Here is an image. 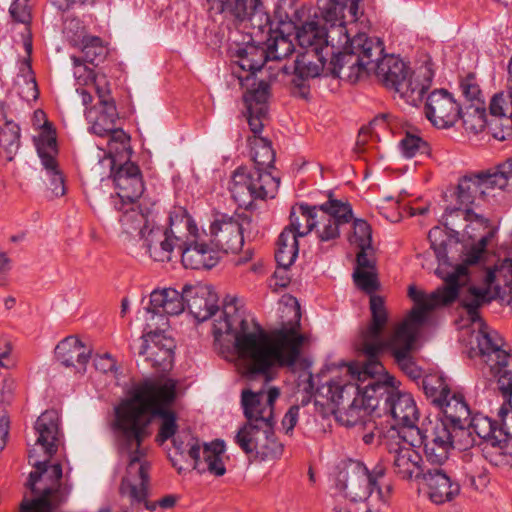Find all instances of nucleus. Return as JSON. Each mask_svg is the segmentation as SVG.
<instances>
[{
	"label": "nucleus",
	"mask_w": 512,
	"mask_h": 512,
	"mask_svg": "<svg viewBox=\"0 0 512 512\" xmlns=\"http://www.w3.org/2000/svg\"><path fill=\"white\" fill-rule=\"evenodd\" d=\"M470 428L472 429V432L483 439V443L500 437V435H498L496 423L487 416L481 414H477L472 418Z\"/></svg>",
	"instance_id": "obj_58"
},
{
	"label": "nucleus",
	"mask_w": 512,
	"mask_h": 512,
	"mask_svg": "<svg viewBox=\"0 0 512 512\" xmlns=\"http://www.w3.org/2000/svg\"><path fill=\"white\" fill-rule=\"evenodd\" d=\"M62 502L39 495L25 493L19 504V512H54Z\"/></svg>",
	"instance_id": "obj_52"
},
{
	"label": "nucleus",
	"mask_w": 512,
	"mask_h": 512,
	"mask_svg": "<svg viewBox=\"0 0 512 512\" xmlns=\"http://www.w3.org/2000/svg\"><path fill=\"white\" fill-rule=\"evenodd\" d=\"M279 180L270 173H260L248 167H239L231 175L229 191L233 200L243 208L250 207L256 199L274 198Z\"/></svg>",
	"instance_id": "obj_14"
},
{
	"label": "nucleus",
	"mask_w": 512,
	"mask_h": 512,
	"mask_svg": "<svg viewBox=\"0 0 512 512\" xmlns=\"http://www.w3.org/2000/svg\"><path fill=\"white\" fill-rule=\"evenodd\" d=\"M89 161L98 175L109 174L116 191L115 208L119 212V223L122 232L132 234L137 232L145 245L150 247L161 236L157 225V215L151 209L145 212L137 210L138 201L144 194L145 186L138 166L127 160H122L105 168L107 161L102 155V148L96 147L89 152Z\"/></svg>",
	"instance_id": "obj_2"
},
{
	"label": "nucleus",
	"mask_w": 512,
	"mask_h": 512,
	"mask_svg": "<svg viewBox=\"0 0 512 512\" xmlns=\"http://www.w3.org/2000/svg\"><path fill=\"white\" fill-rule=\"evenodd\" d=\"M174 447L176 455L171 454V461L173 465L182 470V466L179 465L177 455L183 456L187 452L190 457L194 460V468L200 473H206L220 477L226 473V467L224 463L225 457V445L221 441H213L206 443L202 447L199 446L198 442L195 441L190 435H185L184 439H175Z\"/></svg>",
	"instance_id": "obj_16"
},
{
	"label": "nucleus",
	"mask_w": 512,
	"mask_h": 512,
	"mask_svg": "<svg viewBox=\"0 0 512 512\" xmlns=\"http://www.w3.org/2000/svg\"><path fill=\"white\" fill-rule=\"evenodd\" d=\"M211 242L218 250L226 253H236L243 245V235L240 223L231 216L222 215L210 226Z\"/></svg>",
	"instance_id": "obj_31"
},
{
	"label": "nucleus",
	"mask_w": 512,
	"mask_h": 512,
	"mask_svg": "<svg viewBox=\"0 0 512 512\" xmlns=\"http://www.w3.org/2000/svg\"><path fill=\"white\" fill-rule=\"evenodd\" d=\"M263 32L257 34L251 29V42H247L244 47L237 49V63L239 67L246 71V75L254 76V72L260 70L267 59L266 50L256 44V38Z\"/></svg>",
	"instance_id": "obj_40"
},
{
	"label": "nucleus",
	"mask_w": 512,
	"mask_h": 512,
	"mask_svg": "<svg viewBox=\"0 0 512 512\" xmlns=\"http://www.w3.org/2000/svg\"><path fill=\"white\" fill-rule=\"evenodd\" d=\"M382 476V473L370 474L358 461H349L339 471L337 485L344 491L346 497L354 501L367 499L376 489L380 500L386 503L391 498L393 487L389 483H382Z\"/></svg>",
	"instance_id": "obj_13"
},
{
	"label": "nucleus",
	"mask_w": 512,
	"mask_h": 512,
	"mask_svg": "<svg viewBox=\"0 0 512 512\" xmlns=\"http://www.w3.org/2000/svg\"><path fill=\"white\" fill-rule=\"evenodd\" d=\"M71 41L75 47L81 50L84 60L87 62L93 63L105 57L106 48L102 40L99 37L87 35L83 28L77 31Z\"/></svg>",
	"instance_id": "obj_45"
},
{
	"label": "nucleus",
	"mask_w": 512,
	"mask_h": 512,
	"mask_svg": "<svg viewBox=\"0 0 512 512\" xmlns=\"http://www.w3.org/2000/svg\"><path fill=\"white\" fill-rule=\"evenodd\" d=\"M154 416L159 417V430L156 440L163 444L172 438L178 430L177 414L171 409H164L151 412V420Z\"/></svg>",
	"instance_id": "obj_53"
},
{
	"label": "nucleus",
	"mask_w": 512,
	"mask_h": 512,
	"mask_svg": "<svg viewBox=\"0 0 512 512\" xmlns=\"http://www.w3.org/2000/svg\"><path fill=\"white\" fill-rule=\"evenodd\" d=\"M502 172L498 164L486 172L463 177L457 186L456 204L449 207L470 208L478 197H486L497 190L507 189L510 185Z\"/></svg>",
	"instance_id": "obj_17"
},
{
	"label": "nucleus",
	"mask_w": 512,
	"mask_h": 512,
	"mask_svg": "<svg viewBox=\"0 0 512 512\" xmlns=\"http://www.w3.org/2000/svg\"><path fill=\"white\" fill-rule=\"evenodd\" d=\"M387 90L404 103L417 106L432 85L433 64L426 61L415 70L399 57L386 55L371 73Z\"/></svg>",
	"instance_id": "obj_5"
},
{
	"label": "nucleus",
	"mask_w": 512,
	"mask_h": 512,
	"mask_svg": "<svg viewBox=\"0 0 512 512\" xmlns=\"http://www.w3.org/2000/svg\"><path fill=\"white\" fill-rule=\"evenodd\" d=\"M484 458L496 467L506 468L512 466V446L500 437L483 443Z\"/></svg>",
	"instance_id": "obj_44"
},
{
	"label": "nucleus",
	"mask_w": 512,
	"mask_h": 512,
	"mask_svg": "<svg viewBox=\"0 0 512 512\" xmlns=\"http://www.w3.org/2000/svg\"><path fill=\"white\" fill-rule=\"evenodd\" d=\"M34 141L39 157L44 167L55 168V159L58 154L56 132L53 125L36 131Z\"/></svg>",
	"instance_id": "obj_42"
},
{
	"label": "nucleus",
	"mask_w": 512,
	"mask_h": 512,
	"mask_svg": "<svg viewBox=\"0 0 512 512\" xmlns=\"http://www.w3.org/2000/svg\"><path fill=\"white\" fill-rule=\"evenodd\" d=\"M392 415L395 421L402 425L401 429H418L415 423L418 419V410L413 398L408 394L399 395L392 405Z\"/></svg>",
	"instance_id": "obj_43"
},
{
	"label": "nucleus",
	"mask_w": 512,
	"mask_h": 512,
	"mask_svg": "<svg viewBox=\"0 0 512 512\" xmlns=\"http://www.w3.org/2000/svg\"><path fill=\"white\" fill-rule=\"evenodd\" d=\"M422 479L427 497L435 504L450 502L459 494V485L441 469L428 470Z\"/></svg>",
	"instance_id": "obj_34"
},
{
	"label": "nucleus",
	"mask_w": 512,
	"mask_h": 512,
	"mask_svg": "<svg viewBox=\"0 0 512 512\" xmlns=\"http://www.w3.org/2000/svg\"><path fill=\"white\" fill-rule=\"evenodd\" d=\"M350 50L356 55L360 65L366 69V75H371L385 56L383 42L365 33H359L350 40Z\"/></svg>",
	"instance_id": "obj_33"
},
{
	"label": "nucleus",
	"mask_w": 512,
	"mask_h": 512,
	"mask_svg": "<svg viewBox=\"0 0 512 512\" xmlns=\"http://www.w3.org/2000/svg\"><path fill=\"white\" fill-rule=\"evenodd\" d=\"M477 341L479 350L486 359L490 357V354L502 350V339L498 337L497 333L489 332L483 324L480 325Z\"/></svg>",
	"instance_id": "obj_59"
},
{
	"label": "nucleus",
	"mask_w": 512,
	"mask_h": 512,
	"mask_svg": "<svg viewBox=\"0 0 512 512\" xmlns=\"http://www.w3.org/2000/svg\"><path fill=\"white\" fill-rule=\"evenodd\" d=\"M360 0H329L327 6L322 11V19L335 28L339 34H342L345 43L349 42L347 30L345 28V10L349 13L351 22H356L360 16Z\"/></svg>",
	"instance_id": "obj_36"
},
{
	"label": "nucleus",
	"mask_w": 512,
	"mask_h": 512,
	"mask_svg": "<svg viewBox=\"0 0 512 512\" xmlns=\"http://www.w3.org/2000/svg\"><path fill=\"white\" fill-rule=\"evenodd\" d=\"M182 249V263L190 269H210L219 260L218 249L200 238L197 224L184 209L175 210L170 216V227L161 230L158 240L148 247L150 255L157 261H169L174 248Z\"/></svg>",
	"instance_id": "obj_4"
},
{
	"label": "nucleus",
	"mask_w": 512,
	"mask_h": 512,
	"mask_svg": "<svg viewBox=\"0 0 512 512\" xmlns=\"http://www.w3.org/2000/svg\"><path fill=\"white\" fill-rule=\"evenodd\" d=\"M423 385L426 394L442 409L452 423H462L469 418L470 410L464 397L460 394H451L442 377L429 376L424 380Z\"/></svg>",
	"instance_id": "obj_23"
},
{
	"label": "nucleus",
	"mask_w": 512,
	"mask_h": 512,
	"mask_svg": "<svg viewBox=\"0 0 512 512\" xmlns=\"http://www.w3.org/2000/svg\"><path fill=\"white\" fill-rule=\"evenodd\" d=\"M117 445L120 458L126 465V475L123 478L120 493L131 502H147V484L150 463L147 459L148 439L139 436L117 432Z\"/></svg>",
	"instance_id": "obj_8"
},
{
	"label": "nucleus",
	"mask_w": 512,
	"mask_h": 512,
	"mask_svg": "<svg viewBox=\"0 0 512 512\" xmlns=\"http://www.w3.org/2000/svg\"><path fill=\"white\" fill-rule=\"evenodd\" d=\"M97 95L99 105L86 112V119L90 131L101 138H106V150L102 148V155L106 157V169L113 167L117 162L130 158L132 149L130 136L116 126L119 119L116 104L110 96V87L107 79L100 78L97 82Z\"/></svg>",
	"instance_id": "obj_6"
},
{
	"label": "nucleus",
	"mask_w": 512,
	"mask_h": 512,
	"mask_svg": "<svg viewBox=\"0 0 512 512\" xmlns=\"http://www.w3.org/2000/svg\"><path fill=\"white\" fill-rule=\"evenodd\" d=\"M180 393L179 382L170 377L146 379L136 385L131 397L115 407L114 428L149 439L151 412L168 409Z\"/></svg>",
	"instance_id": "obj_3"
},
{
	"label": "nucleus",
	"mask_w": 512,
	"mask_h": 512,
	"mask_svg": "<svg viewBox=\"0 0 512 512\" xmlns=\"http://www.w3.org/2000/svg\"><path fill=\"white\" fill-rule=\"evenodd\" d=\"M432 249L439 261L446 263L448 251L456 242L448 235L445 229L434 227L428 234Z\"/></svg>",
	"instance_id": "obj_55"
},
{
	"label": "nucleus",
	"mask_w": 512,
	"mask_h": 512,
	"mask_svg": "<svg viewBox=\"0 0 512 512\" xmlns=\"http://www.w3.org/2000/svg\"><path fill=\"white\" fill-rule=\"evenodd\" d=\"M325 61L317 48L308 49L297 56L292 79L293 94L304 100L311 96L308 81L318 77L324 69Z\"/></svg>",
	"instance_id": "obj_27"
},
{
	"label": "nucleus",
	"mask_w": 512,
	"mask_h": 512,
	"mask_svg": "<svg viewBox=\"0 0 512 512\" xmlns=\"http://www.w3.org/2000/svg\"><path fill=\"white\" fill-rule=\"evenodd\" d=\"M288 35L287 32L281 31V27L278 24V29L267 40V47L265 49L267 58L280 60L293 53L294 44Z\"/></svg>",
	"instance_id": "obj_49"
},
{
	"label": "nucleus",
	"mask_w": 512,
	"mask_h": 512,
	"mask_svg": "<svg viewBox=\"0 0 512 512\" xmlns=\"http://www.w3.org/2000/svg\"><path fill=\"white\" fill-rule=\"evenodd\" d=\"M185 301L198 321L213 316L212 334L221 350L234 347L238 369L247 380L261 377L268 382L275 377L274 367L309 366L301 358V348L308 340L301 333L299 302L289 298L281 310L282 322L266 332L258 323L244 317L234 301L226 302L218 311V296L207 285L184 288Z\"/></svg>",
	"instance_id": "obj_1"
},
{
	"label": "nucleus",
	"mask_w": 512,
	"mask_h": 512,
	"mask_svg": "<svg viewBox=\"0 0 512 512\" xmlns=\"http://www.w3.org/2000/svg\"><path fill=\"white\" fill-rule=\"evenodd\" d=\"M508 271L509 269L504 267L491 270L488 272L486 277L488 284L486 289L482 290L476 287H469L467 289V292L471 296L472 300L468 301L466 298H464L463 305L468 309L469 313L473 315L474 309L476 307L500 295L502 283L508 285V283L505 281L506 272Z\"/></svg>",
	"instance_id": "obj_38"
},
{
	"label": "nucleus",
	"mask_w": 512,
	"mask_h": 512,
	"mask_svg": "<svg viewBox=\"0 0 512 512\" xmlns=\"http://www.w3.org/2000/svg\"><path fill=\"white\" fill-rule=\"evenodd\" d=\"M52 457L40 454L38 448L29 451V462L34 470L29 474L26 487L32 494L63 502L66 492L61 485L62 465L60 462L51 463Z\"/></svg>",
	"instance_id": "obj_15"
},
{
	"label": "nucleus",
	"mask_w": 512,
	"mask_h": 512,
	"mask_svg": "<svg viewBox=\"0 0 512 512\" xmlns=\"http://www.w3.org/2000/svg\"><path fill=\"white\" fill-rule=\"evenodd\" d=\"M48 175V189L55 197L63 196L66 193L64 177L59 170L58 163L55 160V168L45 167Z\"/></svg>",
	"instance_id": "obj_63"
},
{
	"label": "nucleus",
	"mask_w": 512,
	"mask_h": 512,
	"mask_svg": "<svg viewBox=\"0 0 512 512\" xmlns=\"http://www.w3.org/2000/svg\"><path fill=\"white\" fill-rule=\"evenodd\" d=\"M90 353V349L76 336L63 339L55 348L57 360L76 372L85 369Z\"/></svg>",
	"instance_id": "obj_37"
},
{
	"label": "nucleus",
	"mask_w": 512,
	"mask_h": 512,
	"mask_svg": "<svg viewBox=\"0 0 512 512\" xmlns=\"http://www.w3.org/2000/svg\"><path fill=\"white\" fill-rule=\"evenodd\" d=\"M353 278L356 285L370 296L379 288L375 264L366 253H357V268Z\"/></svg>",
	"instance_id": "obj_41"
},
{
	"label": "nucleus",
	"mask_w": 512,
	"mask_h": 512,
	"mask_svg": "<svg viewBox=\"0 0 512 512\" xmlns=\"http://www.w3.org/2000/svg\"><path fill=\"white\" fill-rule=\"evenodd\" d=\"M185 295L173 288L154 290L150 294V307L143 316L147 328H164L168 325L164 314L177 315L184 310Z\"/></svg>",
	"instance_id": "obj_24"
},
{
	"label": "nucleus",
	"mask_w": 512,
	"mask_h": 512,
	"mask_svg": "<svg viewBox=\"0 0 512 512\" xmlns=\"http://www.w3.org/2000/svg\"><path fill=\"white\" fill-rule=\"evenodd\" d=\"M351 245L359 249L358 253H366L371 248L372 230L370 225L364 220H355L352 227V233L349 236Z\"/></svg>",
	"instance_id": "obj_56"
},
{
	"label": "nucleus",
	"mask_w": 512,
	"mask_h": 512,
	"mask_svg": "<svg viewBox=\"0 0 512 512\" xmlns=\"http://www.w3.org/2000/svg\"><path fill=\"white\" fill-rule=\"evenodd\" d=\"M334 71L340 78L350 81L358 80L362 75H366V69L360 65L355 54L351 51L340 54L334 62Z\"/></svg>",
	"instance_id": "obj_50"
},
{
	"label": "nucleus",
	"mask_w": 512,
	"mask_h": 512,
	"mask_svg": "<svg viewBox=\"0 0 512 512\" xmlns=\"http://www.w3.org/2000/svg\"><path fill=\"white\" fill-rule=\"evenodd\" d=\"M251 146V156L254 163L259 169H266L273 165L275 160V153L271 147L270 141L266 138L254 134L249 138Z\"/></svg>",
	"instance_id": "obj_51"
},
{
	"label": "nucleus",
	"mask_w": 512,
	"mask_h": 512,
	"mask_svg": "<svg viewBox=\"0 0 512 512\" xmlns=\"http://www.w3.org/2000/svg\"><path fill=\"white\" fill-rule=\"evenodd\" d=\"M425 114L435 127L448 129L460 120L461 107L447 91L436 90L427 98Z\"/></svg>",
	"instance_id": "obj_26"
},
{
	"label": "nucleus",
	"mask_w": 512,
	"mask_h": 512,
	"mask_svg": "<svg viewBox=\"0 0 512 512\" xmlns=\"http://www.w3.org/2000/svg\"><path fill=\"white\" fill-rule=\"evenodd\" d=\"M384 329L367 325L361 330L355 343V350L359 357H364V362L350 361L340 366L346 376H351L356 382L374 380L366 386L364 395H369V390H380L383 387H394L395 379L391 376L378 356L386 348V341L382 339Z\"/></svg>",
	"instance_id": "obj_7"
},
{
	"label": "nucleus",
	"mask_w": 512,
	"mask_h": 512,
	"mask_svg": "<svg viewBox=\"0 0 512 512\" xmlns=\"http://www.w3.org/2000/svg\"><path fill=\"white\" fill-rule=\"evenodd\" d=\"M443 219L445 226L451 229L461 228L463 237L477 242L462 264L467 269V264H474L479 260L487 243L494 238L497 229L487 218L471 208L447 207Z\"/></svg>",
	"instance_id": "obj_12"
},
{
	"label": "nucleus",
	"mask_w": 512,
	"mask_h": 512,
	"mask_svg": "<svg viewBox=\"0 0 512 512\" xmlns=\"http://www.w3.org/2000/svg\"><path fill=\"white\" fill-rule=\"evenodd\" d=\"M461 117L464 127L468 132L478 134L486 128L490 130V124L485 109L470 107L463 115L461 114Z\"/></svg>",
	"instance_id": "obj_57"
},
{
	"label": "nucleus",
	"mask_w": 512,
	"mask_h": 512,
	"mask_svg": "<svg viewBox=\"0 0 512 512\" xmlns=\"http://www.w3.org/2000/svg\"><path fill=\"white\" fill-rule=\"evenodd\" d=\"M74 63L73 74L75 78L83 85L93 84L97 92V82L100 78L107 79L105 75H96L92 69L87 67L79 58H72Z\"/></svg>",
	"instance_id": "obj_62"
},
{
	"label": "nucleus",
	"mask_w": 512,
	"mask_h": 512,
	"mask_svg": "<svg viewBox=\"0 0 512 512\" xmlns=\"http://www.w3.org/2000/svg\"><path fill=\"white\" fill-rule=\"evenodd\" d=\"M274 18L282 32L295 33V39L302 47L317 48L328 43V31L321 19L305 5L293 0H281L274 11Z\"/></svg>",
	"instance_id": "obj_9"
},
{
	"label": "nucleus",
	"mask_w": 512,
	"mask_h": 512,
	"mask_svg": "<svg viewBox=\"0 0 512 512\" xmlns=\"http://www.w3.org/2000/svg\"><path fill=\"white\" fill-rule=\"evenodd\" d=\"M485 362L503 399L512 408V356L505 350H498L490 354Z\"/></svg>",
	"instance_id": "obj_35"
},
{
	"label": "nucleus",
	"mask_w": 512,
	"mask_h": 512,
	"mask_svg": "<svg viewBox=\"0 0 512 512\" xmlns=\"http://www.w3.org/2000/svg\"><path fill=\"white\" fill-rule=\"evenodd\" d=\"M452 435L453 431L444 421L436 419L430 421L429 427L426 428L425 435L423 436V442L434 443L438 445L452 447Z\"/></svg>",
	"instance_id": "obj_54"
},
{
	"label": "nucleus",
	"mask_w": 512,
	"mask_h": 512,
	"mask_svg": "<svg viewBox=\"0 0 512 512\" xmlns=\"http://www.w3.org/2000/svg\"><path fill=\"white\" fill-rule=\"evenodd\" d=\"M468 282V274L464 265H459L454 273L445 278V286L439 288L433 293L427 295L416 285L412 284L408 287V296L416 304L414 309H419L424 313L440 306L451 303L455 300L459 293V289Z\"/></svg>",
	"instance_id": "obj_18"
},
{
	"label": "nucleus",
	"mask_w": 512,
	"mask_h": 512,
	"mask_svg": "<svg viewBox=\"0 0 512 512\" xmlns=\"http://www.w3.org/2000/svg\"><path fill=\"white\" fill-rule=\"evenodd\" d=\"M423 323L424 313L419 309H412L409 314L395 326L386 341V347L391 350L392 354L411 352Z\"/></svg>",
	"instance_id": "obj_29"
},
{
	"label": "nucleus",
	"mask_w": 512,
	"mask_h": 512,
	"mask_svg": "<svg viewBox=\"0 0 512 512\" xmlns=\"http://www.w3.org/2000/svg\"><path fill=\"white\" fill-rule=\"evenodd\" d=\"M212 7L228 13L244 28L253 29L254 33L264 32L269 28L270 18L264 11L262 0H208Z\"/></svg>",
	"instance_id": "obj_22"
},
{
	"label": "nucleus",
	"mask_w": 512,
	"mask_h": 512,
	"mask_svg": "<svg viewBox=\"0 0 512 512\" xmlns=\"http://www.w3.org/2000/svg\"><path fill=\"white\" fill-rule=\"evenodd\" d=\"M315 209L317 208H308L302 205L294 207L290 214V226L285 229L292 230L297 237L305 236L314 231Z\"/></svg>",
	"instance_id": "obj_47"
},
{
	"label": "nucleus",
	"mask_w": 512,
	"mask_h": 512,
	"mask_svg": "<svg viewBox=\"0 0 512 512\" xmlns=\"http://www.w3.org/2000/svg\"><path fill=\"white\" fill-rule=\"evenodd\" d=\"M175 344L163 331H149L142 339L139 353L154 367L166 370L172 366Z\"/></svg>",
	"instance_id": "obj_30"
},
{
	"label": "nucleus",
	"mask_w": 512,
	"mask_h": 512,
	"mask_svg": "<svg viewBox=\"0 0 512 512\" xmlns=\"http://www.w3.org/2000/svg\"><path fill=\"white\" fill-rule=\"evenodd\" d=\"M358 383L339 369L338 374L322 388L330 401V412L344 426H352L361 419L363 400L373 398L378 391L369 390L370 396L364 395L366 386L361 389Z\"/></svg>",
	"instance_id": "obj_10"
},
{
	"label": "nucleus",
	"mask_w": 512,
	"mask_h": 512,
	"mask_svg": "<svg viewBox=\"0 0 512 512\" xmlns=\"http://www.w3.org/2000/svg\"><path fill=\"white\" fill-rule=\"evenodd\" d=\"M292 230L284 229L279 236L276 250V261L279 266L290 267L298 255V240Z\"/></svg>",
	"instance_id": "obj_46"
},
{
	"label": "nucleus",
	"mask_w": 512,
	"mask_h": 512,
	"mask_svg": "<svg viewBox=\"0 0 512 512\" xmlns=\"http://www.w3.org/2000/svg\"><path fill=\"white\" fill-rule=\"evenodd\" d=\"M314 232L321 241H330L340 235V227L352 219V210L349 204L329 200L315 209Z\"/></svg>",
	"instance_id": "obj_25"
},
{
	"label": "nucleus",
	"mask_w": 512,
	"mask_h": 512,
	"mask_svg": "<svg viewBox=\"0 0 512 512\" xmlns=\"http://www.w3.org/2000/svg\"><path fill=\"white\" fill-rule=\"evenodd\" d=\"M423 435L419 429H400L389 441L393 473L401 480L412 482L423 477L424 460L419 452Z\"/></svg>",
	"instance_id": "obj_11"
},
{
	"label": "nucleus",
	"mask_w": 512,
	"mask_h": 512,
	"mask_svg": "<svg viewBox=\"0 0 512 512\" xmlns=\"http://www.w3.org/2000/svg\"><path fill=\"white\" fill-rule=\"evenodd\" d=\"M238 78L241 86L246 88L243 95L246 107L245 116L250 130L253 134H258L262 131L263 120L267 116L270 86L263 80L257 81L256 77L252 75H240Z\"/></svg>",
	"instance_id": "obj_20"
},
{
	"label": "nucleus",
	"mask_w": 512,
	"mask_h": 512,
	"mask_svg": "<svg viewBox=\"0 0 512 512\" xmlns=\"http://www.w3.org/2000/svg\"><path fill=\"white\" fill-rule=\"evenodd\" d=\"M490 133L495 139L512 138V89L506 83V90L494 94L489 103Z\"/></svg>",
	"instance_id": "obj_28"
},
{
	"label": "nucleus",
	"mask_w": 512,
	"mask_h": 512,
	"mask_svg": "<svg viewBox=\"0 0 512 512\" xmlns=\"http://www.w3.org/2000/svg\"><path fill=\"white\" fill-rule=\"evenodd\" d=\"M236 442L247 454H255L262 459L279 456L283 445L274 436V426L247 422L237 433Z\"/></svg>",
	"instance_id": "obj_19"
},
{
	"label": "nucleus",
	"mask_w": 512,
	"mask_h": 512,
	"mask_svg": "<svg viewBox=\"0 0 512 512\" xmlns=\"http://www.w3.org/2000/svg\"><path fill=\"white\" fill-rule=\"evenodd\" d=\"M38 434L36 442L30 450L40 449V454L53 456L58 449L59 439V415L54 410L42 413L35 424Z\"/></svg>",
	"instance_id": "obj_32"
},
{
	"label": "nucleus",
	"mask_w": 512,
	"mask_h": 512,
	"mask_svg": "<svg viewBox=\"0 0 512 512\" xmlns=\"http://www.w3.org/2000/svg\"><path fill=\"white\" fill-rule=\"evenodd\" d=\"M23 45V61L20 68V74L16 79V85L18 86L19 94L23 98L35 101L39 97V91L30 65V55L32 52V40L30 33L24 37Z\"/></svg>",
	"instance_id": "obj_39"
},
{
	"label": "nucleus",
	"mask_w": 512,
	"mask_h": 512,
	"mask_svg": "<svg viewBox=\"0 0 512 512\" xmlns=\"http://www.w3.org/2000/svg\"><path fill=\"white\" fill-rule=\"evenodd\" d=\"M241 376L250 384V387L244 389L241 394V402L248 422L274 426V402L280 395L279 389L269 387L264 399L263 391H254L252 385L254 382L260 381L263 386H266L271 380L264 382L261 377H257L255 380L249 381L242 374Z\"/></svg>",
	"instance_id": "obj_21"
},
{
	"label": "nucleus",
	"mask_w": 512,
	"mask_h": 512,
	"mask_svg": "<svg viewBox=\"0 0 512 512\" xmlns=\"http://www.w3.org/2000/svg\"><path fill=\"white\" fill-rule=\"evenodd\" d=\"M423 443L426 457L431 463L442 465L449 458V453L452 447L438 445L425 441Z\"/></svg>",
	"instance_id": "obj_64"
},
{
	"label": "nucleus",
	"mask_w": 512,
	"mask_h": 512,
	"mask_svg": "<svg viewBox=\"0 0 512 512\" xmlns=\"http://www.w3.org/2000/svg\"><path fill=\"white\" fill-rule=\"evenodd\" d=\"M371 321L368 325L385 329L388 322V314L383 297L372 294L370 296Z\"/></svg>",
	"instance_id": "obj_60"
},
{
	"label": "nucleus",
	"mask_w": 512,
	"mask_h": 512,
	"mask_svg": "<svg viewBox=\"0 0 512 512\" xmlns=\"http://www.w3.org/2000/svg\"><path fill=\"white\" fill-rule=\"evenodd\" d=\"M20 148V128L12 122L7 121L0 127V154L11 161Z\"/></svg>",
	"instance_id": "obj_48"
},
{
	"label": "nucleus",
	"mask_w": 512,
	"mask_h": 512,
	"mask_svg": "<svg viewBox=\"0 0 512 512\" xmlns=\"http://www.w3.org/2000/svg\"><path fill=\"white\" fill-rule=\"evenodd\" d=\"M403 155L407 158L428 154V145L419 136L407 133L401 141Z\"/></svg>",
	"instance_id": "obj_61"
}]
</instances>
